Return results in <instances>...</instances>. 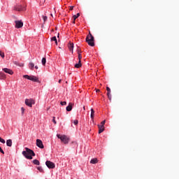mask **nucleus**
Wrapping results in <instances>:
<instances>
[{
  "instance_id": "nucleus-11",
  "label": "nucleus",
  "mask_w": 179,
  "mask_h": 179,
  "mask_svg": "<svg viewBox=\"0 0 179 179\" xmlns=\"http://www.w3.org/2000/svg\"><path fill=\"white\" fill-rule=\"evenodd\" d=\"M68 48L69 51H71V53L73 54V43L69 42Z\"/></svg>"
},
{
  "instance_id": "nucleus-44",
  "label": "nucleus",
  "mask_w": 179,
  "mask_h": 179,
  "mask_svg": "<svg viewBox=\"0 0 179 179\" xmlns=\"http://www.w3.org/2000/svg\"><path fill=\"white\" fill-rule=\"evenodd\" d=\"M51 16L52 17V14H51Z\"/></svg>"
},
{
  "instance_id": "nucleus-7",
  "label": "nucleus",
  "mask_w": 179,
  "mask_h": 179,
  "mask_svg": "<svg viewBox=\"0 0 179 179\" xmlns=\"http://www.w3.org/2000/svg\"><path fill=\"white\" fill-rule=\"evenodd\" d=\"M14 10H17V12H24V10H26V7L18 6L14 7Z\"/></svg>"
},
{
  "instance_id": "nucleus-18",
  "label": "nucleus",
  "mask_w": 179,
  "mask_h": 179,
  "mask_svg": "<svg viewBox=\"0 0 179 179\" xmlns=\"http://www.w3.org/2000/svg\"><path fill=\"white\" fill-rule=\"evenodd\" d=\"M29 69H31V71H33V69H34V63H33V62H29Z\"/></svg>"
},
{
  "instance_id": "nucleus-4",
  "label": "nucleus",
  "mask_w": 179,
  "mask_h": 179,
  "mask_svg": "<svg viewBox=\"0 0 179 179\" xmlns=\"http://www.w3.org/2000/svg\"><path fill=\"white\" fill-rule=\"evenodd\" d=\"M35 101L32 99H25V104L28 107H33V104H34Z\"/></svg>"
},
{
  "instance_id": "nucleus-20",
  "label": "nucleus",
  "mask_w": 179,
  "mask_h": 179,
  "mask_svg": "<svg viewBox=\"0 0 179 179\" xmlns=\"http://www.w3.org/2000/svg\"><path fill=\"white\" fill-rule=\"evenodd\" d=\"M91 118L92 120L94 119V110L93 108H91Z\"/></svg>"
},
{
  "instance_id": "nucleus-12",
  "label": "nucleus",
  "mask_w": 179,
  "mask_h": 179,
  "mask_svg": "<svg viewBox=\"0 0 179 179\" xmlns=\"http://www.w3.org/2000/svg\"><path fill=\"white\" fill-rule=\"evenodd\" d=\"M106 90L108 92H107L108 98L109 99V100H111V90L110 89V87H107Z\"/></svg>"
},
{
  "instance_id": "nucleus-31",
  "label": "nucleus",
  "mask_w": 179,
  "mask_h": 179,
  "mask_svg": "<svg viewBox=\"0 0 179 179\" xmlns=\"http://www.w3.org/2000/svg\"><path fill=\"white\" fill-rule=\"evenodd\" d=\"M78 122H79L78 121V120H76L73 121L74 125H78Z\"/></svg>"
},
{
  "instance_id": "nucleus-16",
  "label": "nucleus",
  "mask_w": 179,
  "mask_h": 179,
  "mask_svg": "<svg viewBox=\"0 0 179 179\" xmlns=\"http://www.w3.org/2000/svg\"><path fill=\"white\" fill-rule=\"evenodd\" d=\"M3 79H6V75L5 73L0 72V80H2Z\"/></svg>"
},
{
  "instance_id": "nucleus-39",
  "label": "nucleus",
  "mask_w": 179,
  "mask_h": 179,
  "mask_svg": "<svg viewBox=\"0 0 179 179\" xmlns=\"http://www.w3.org/2000/svg\"><path fill=\"white\" fill-rule=\"evenodd\" d=\"M62 82V80H59V83H61Z\"/></svg>"
},
{
  "instance_id": "nucleus-33",
  "label": "nucleus",
  "mask_w": 179,
  "mask_h": 179,
  "mask_svg": "<svg viewBox=\"0 0 179 179\" xmlns=\"http://www.w3.org/2000/svg\"><path fill=\"white\" fill-rule=\"evenodd\" d=\"M0 142H1V143H5V140H3V138H1Z\"/></svg>"
},
{
  "instance_id": "nucleus-2",
  "label": "nucleus",
  "mask_w": 179,
  "mask_h": 179,
  "mask_svg": "<svg viewBox=\"0 0 179 179\" xmlns=\"http://www.w3.org/2000/svg\"><path fill=\"white\" fill-rule=\"evenodd\" d=\"M86 43L91 47H94V37L90 32V34L86 37Z\"/></svg>"
},
{
  "instance_id": "nucleus-10",
  "label": "nucleus",
  "mask_w": 179,
  "mask_h": 179,
  "mask_svg": "<svg viewBox=\"0 0 179 179\" xmlns=\"http://www.w3.org/2000/svg\"><path fill=\"white\" fill-rule=\"evenodd\" d=\"M3 71L6 73H8L9 75H13V71L10 70V69L4 68V69H3Z\"/></svg>"
},
{
  "instance_id": "nucleus-14",
  "label": "nucleus",
  "mask_w": 179,
  "mask_h": 179,
  "mask_svg": "<svg viewBox=\"0 0 179 179\" xmlns=\"http://www.w3.org/2000/svg\"><path fill=\"white\" fill-rule=\"evenodd\" d=\"M73 104L72 103H69V106L66 108V111H72V107Z\"/></svg>"
},
{
  "instance_id": "nucleus-30",
  "label": "nucleus",
  "mask_w": 179,
  "mask_h": 179,
  "mask_svg": "<svg viewBox=\"0 0 179 179\" xmlns=\"http://www.w3.org/2000/svg\"><path fill=\"white\" fill-rule=\"evenodd\" d=\"M78 59L79 61H81L82 59V55L80 53H78Z\"/></svg>"
},
{
  "instance_id": "nucleus-3",
  "label": "nucleus",
  "mask_w": 179,
  "mask_h": 179,
  "mask_svg": "<svg viewBox=\"0 0 179 179\" xmlns=\"http://www.w3.org/2000/svg\"><path fill=\"white\" fill-rule=\"evenodd\" d=\"M57 136L65 145H67V143H69V138L68 136H66L65 135H61V134H57Z\"/></svg>"
},
{
  "instance_id": "nucleus-22",
  "label": "nucleus",
  "mask_w": 179,
  "mask_h": 179,
  "mask_svg": "<svg viewBox=\"0 0 179 179\" xmlns=\"http://www.w3.org/2000/svg\"><path fill=\"white\" fill-rule=\"evenodd\" d=\"M79 16H80V13H77L76 15L73 16V18L74 20H76V19H78V17H79Z\"/></svg>"
},
{
  "instance_id": "nucleus-25",
  "label": "nucleus",
  "mask_w": 179,
  "mask_h": 179,
  "mask_svg": "<svg viewBox=\"0 0 179 179\" xmlns=\"http://www.w3.org/2000/svg\"><path fill=\"white\" fill-rule=\"evenodd\" d=\"M37 170H38V171H40V173H43V171H44L43 170V167H41V166H38Z\"/></svg>"
},
{
  "instance_id": "nucleus-43",
  "label": "nucleus",
  "mask_w": 179,
  "mask_h": 179,
  "mask_svg": "<svg viewBox=\"0 0 179 179\" xmlns=\"http://www.w3.org/2000/svg\"><path fill=\"white\" fill-rule=\"evenodd\" d=\"M83 109L85 110V106L83 107Z\"/></svg>"
},
{
  "instance_id": "nucleus-29",
  "label": "nucleus",
  "mask_w": 179,
  "mask_h": 179,
  "mask_svg": "<svg viewBox=\"0 0 179 179\" xmlns=\"http://www.w3.org/2000/svg\"><path fill=\"white\" fill-rule=\"evenodd\" d=\"M60 104L61 106H66V101H62Z\"/></svg>"
},
{
  "instance_id": "nucleus-24",
  "label": "nucleus",
  "mask_w": 179,
  "mask_h": 179,
  "mask_svg": "<svg viewBox=\"0 0 179 179\" xmlns=\"http://www.w3.org/2000/svg\"><path fill=\"white\" fill-rule=\"evenodd\" d=\"M46 62H47V59H45V57H43V58L42 59V64H43V66H45Z\"/></svg>"
},
{
  "instance_id": "nucleus-23",
  "label": "nucleus",
  "mask_w": 179,
  "mask_h": 179,
  "mask_svg": "<svg viewBox=\"0 0 179 179\" xmlns=\"http://www.w3.org/2000/svg\"><path fill=\"white\" fill-rule=\"evenodd\" d=\"M51 41H55V44H58V41H57V36H53V37L51 38Z\"/></svg>"
},
{
  "instance_id": "nucleus-13",
  "label": "nucleus",
  "mask_w": 179,
  "mask_h": 179,
  "mask_svg": "<svg viewBox=\"0 0 179 179\" xmlns=\"http://www.w3.org/2000/svg\"><path fill=\"white\" fill-rule=\"evenodd\" d=\"M98 128H99V134H101L102 132L104 131V126L98 124Z\"/></svg>"
},
{
  "instance_id": "nucleus-26",
  "label": "nucleus",
  "mask_w": 179,
  "mask_h": 179,
  "mask_svg": "<svg viewBox=\"0 0 179 179\" xmlns=\"http://www.w3.org/2000/svg\"><path fill=\"white\" fill-rule=\"evenodd\" d=\"M0 56L1 58H5V53L0 50Z\"/></svg>"
},
{
  "instance_id": "nucleus-5",
  "label": "nucleus",
  "mask_w": 179,
  "mask_h": 179,
  "mask_svg": "<svg viewBox=\"0 0 179 179\" xmlns=\"http://www.w3.org/2000/svg\"><path fill=\"white\" fill-rule=\"evenodd\" d=\"M15 29H22L23 27V22L22 20L15 21Z\"/></svg>"
},
{
  "instance_id": "nucleus-28",
  "label": "nucleus",
  "mask_w": 179,
  "mask_h": 179,
  "mask_svg": "<svg viewBox=\"0 0 179 179\" xmlns=\"http://www.w3.org/2000/svg\"><path fill=\"white\" fill-rule=\"evenodd\" d=\"M105 124H106V120H103V121L101 122V124H99V125H101V127H104Z\"/></svg>"
},
{
  "instance_id": "nucleus-35",
  "label": "nucleus",
  "mask_w": 179,
  "mask_h": 179,
  "mask_svg": "<svg viewBox=\"0 0 179 179\" xmlns=\"http://www.w3.org/2000/svg\"><path fill=\"white\" fill-rule=\"evenodd\" d=\"M52 122H54V124H57V121L55 120V117H53Z\"/></svg>"
},
{
  "instance_id": "nucleus-38",
  "label": "nucleus",
  "mask_w": 179,
  "mask_h": 179,
  "mask_svg": "<svg viewBox=\"0 0 179 179\" xmlns=\"http://www.w3.org/2000/svg\"><path fill=\"white\" fill-rule=\"evenodd\" d=\"M35 69H38V66H35Z\"/></svg>"
},
{
  "instance_id": "nucleus-41",
  "label": "nucleus",
  "mask_w": 179,
  "mask_h": 179,
  "mask_svg": "<svg viewBox=\"0 0 179 179\" xmlns=\"http://www.w3.org/2000/svg\"><path fill=\"white\" fill-rule=\"evenodd\" d=\"M73 24H75V20H73Z\"/></svg>"
},
{
  "instance_id": "nucleus-15",
  "label": "nucleus",
  "mask_w": 179,
  "mask_h": 179,
  "mask_svg": "<svg viewBox=\"0 0 179 179\" xmlns=\"http://www.w3.org/2000/svg\"><path fill=\"white\" fill-rule=\"evenodd\" d=\"M90 163H91V164H96L99 163V159H97V158H94V159H91Z\"/></svg>"
},
{
  "instance_id": "nucleus-1",
  "label": "nucleus",
  "mask_w": 179,
  "mask_h": 179,
  "mask_svg": "<svg viewBox=\"0 0 179 179\" xmlns=\"http://www.w3.org/2000/svg\"><path fill=\"white\" fill-rule=\"evenodd\" d=\"M22 155L26 157V159H28L29 160H31L33 159V156H36V153H34V151L29 149V148H25V151H22Z\"/></svg>"
},
{
  "instance_id": "nucleus-9",
  "label": "nucleus",
  "mask_w": 179,
  "mask_h": 179,
  "mask_svg": "<svg viewBox=\"0 0 179 179\" xmlns=\"http://www.w3.org/2000/svg\"><path fill=\"white\" fill-rule=\"evenodd\" d=\"M29 80H31L32 82H37V83H40V80H38V77L35 76H31Z\"/></svg>"
},
{
  "instance_id": "nucleus-27",
  "label": "nucleus",
  "mask_w": 179,
  "mask_h": 179,
  "mask_svg": "<svg viewBox=\"0 0 179 179\" xmlns=\"http://www.w3.org/2000/svg\"><path fill=\"white\" fill-rule=\"evenodd\" d=\"M31 76L24 75V78L25 79H28V80H30Z\"/></svg>"
},
{
  "instance_id": "nucleus-37",
  "label": "nucleus",
  "mask_w": 179,
  "mask_h": 179,
  "mask_svg": "<svg viewBox=\"0 0 179 179\" xmlns=\"http://www.w3.org/2000/svg\"><path fill=\"white\" fill-rule=\"evenodd\" d=\"M77 51H78V54H80V52H81L80 50L78 49Z\"/></svg>"
},
{
  "instance_id": "nucleus-34",
  "label": "nucleus",
  "mask_w": 179,
  "mask_h": 179,
  "mask_svg": "<svg viewBox=\"0 0 179 179\" xmlns=\"http://www.w3.org/2000/svg\"><path fill=\"white\" fill-rule=\"evenodd\" d=\"M22 114H24V108H21Z\"/></svg>"
},
{
  "instance_id": "nucleus-21",
  "label": "nucleus",
  "mask_w": 179,
  "mask_h": 179,
  "mask_svg": "<svg viewBox=\"0 0 179 179\" xmlns=\"http://www.w3.org/2000/svg\"><path fill=\"white\" fill-rule=\"evenodd\" d=\"M33 163H34V164H36V166H40V161H38V159L33 160Z\"/></svg>"
},
{
  "instance_id": "nucleus-17",
  "label": "nucleus",
  "mask_w": 179,
  "mask_h": 179,
  "mask_svg": "<svg viewBox=\"0 0 179 179\" xmlns=\"http://www.w3.org/2000/svg\"><path fill=\"white\" fill-rule=\"evenodd\" d=\"M6 145L7 146H8L9 148L12 147V139H8L6 141Z\"/></svg>"
},
{
  "instance_id": "nucleus-8",
  "label": "nucleus",
  "mask_w": 179,
  "mask_h": 179,
  "mask_svg": "<svg viewBox=\"0 0 179 179\" xmlns=\"http://www.w3.org/2000/svg\"><path fill=\"white\" fill-rule=\"evenodd\" d=\"M36 146L40 148V149H44V145L43 144V141L40 139L36 140Z\"/></svg>"
},
{
  "instance_id": "nucleus-40",
  "label": "nucleus",
  "mask_w": 179,
  "mask_h": 179,
  "mask_svg": "<svg viewBox=\"0 0 179 179\" xmlns=\"http://www.w3.org/2000/svg\"><path fill=\"white\" fill-rule=\"evenodd\" d=\"M100 92V90H96V93H99Z\"/></svg>"
},
{
  "instance_id": "nucleus-36",
  "label": "nucleus",
  "mask_w": 179,
  "mask_h": 179,
  "mask_svg": "<svg viewBox=\"0 0 179 179\" xmlns=\"http://www.w3.org/2000/svg\"><path fill=\"white\" fill-rule=\"evenodd\" d=\"M70 10H73V6H70Z\"/></svg>"
},
{
  "instance_id": "nucleus-32",
  "label": "nucleus",
  "mask_w": 179,
  "mask_h": 179,
  "mask_svg": "<svg viewBox=\"0 0 179 179\" xmlns=\"http://www.w3.org/2000/svg\"><path fill=\"white\" fill-rule=\"evenodd\" d=\"M43 22H46L47 21V16H43Z\"/></svg>"
},
{
  "instance_id": "nucleus-6",
  "label": "nucleus",
  "mask_w": 179,
  "mask_h": 179,
  "mask_svg": "<svg viewBox=\"0 0 179 179\" xmlns=\"http://www.w3.org/2000/svg\"><path fill=\"white\" fill-rule=\"evenodd\" d=\"M45 165L48 169H55V164L51 161H46Z\"/></svg>"
},
{
  "instance_id": "nucleus-42",
  "label": "nucleus",
  "mask_w": 179,
  "mask_h": 179,
  "mask_svg": "<svg viewBox=\"0 0 179 179\" xmlns=\"http://www.w3.org/2000/svg\"><path fill=\"white\" fill-rule=\"evenodd\" d=\"M58 37H59V34H58Z\"/></svg>"
},
{
  "instance_id": "nucleus-19",
  "label": "nucleus",
  "mask_w": 179,
  "mask_h": 179,
  "mask_svg": "<svg viewBox=\"0 0 179 179\" xmlns=\"http://www.w3.org/2000/svg\"><path fill=\"white\" fill-rule=\"evenodd\" d=\"M82 66V63H81V61H79L78 62V64H75V68H77V69H79Z\"/></svg>"
}]
</instances>
